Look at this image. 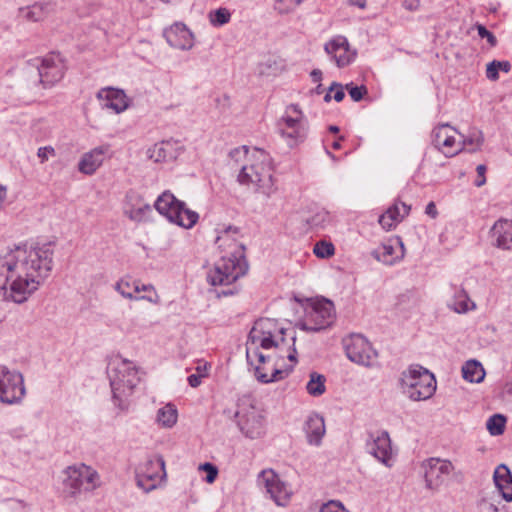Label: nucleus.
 I'll return each mask as SVG.
<instances>
[{"label": "nucleus", "instance_id": "obj_1", "mask_svg": "<svg viewBox=\"0 0 512 512\" xmlns=\"http://www.w3.org/2000/svg\"><path fill=\"white\" fill-rule=\"evenodd\" d=\"M51 244L15 246L0 256V294L22 304L38 290L53 267Z\"/></svg>", "mask_w": 512, "mask_h": 512}, {"label": "nucleus", "instance_id": "obj_2", "mask_svg": "<svg viewBox=\"0 0 512 512\" xmlns=\"http://www.w3.org/2000/svg\"><path fill=\"white\" fill-rule=\"evenodd\" d=\"M216 245L222 255L207 274V281L212 286H228L244 276L248 271L245 258V246L239 241V227L229 225L217 230Z\"/></svg>", "mask_w": 512, "mask_h": 512}, {"label": "nucleus", "instance_id": "obj_3", "mask_svg": "<svg viewBox=\"0 0 512 512\" xmlns=\"http://www.w3.org/2000/svg\"><path fill=\"white\" fill-rule=\"evenodd\" d=\"M107 375L113 403L121 410L127 409L129 398L140 381L136 366L131 361L116 356L107 366Z\"/></svg>", "mask_w": 512, "mask_h": 512}, {"label": "nucleus", "instance_id": "obj_4", "mask_svg": "<svg viewBox=\"0 0 512 512\" xmlns=\"http://www.w3.org/2000/svg\"><path fill=\"white\" fill-rule=\"evenodd\" d=\"M277 130L290 148H295L306 140L309 126L297 104L286 107L284 114L277 121Z\"/></svg>", "mask_w": 512, "mask_h": 512}, {"label": "nucleus", "instance_id": "obj_5", "mask_svg": "<svg viewBox=\"0 0 512 512\" xmlns=\"http://www.w3.org/2000/svg\"><path fill=\"white\" fill-rule=\"evenodd\" d=\"M154 207L170 223L184 229L192 228L199 219V214L196 211L189 209L185 202L178 200L169 190L157 197Z\"/></svg>", "mask_w": 512, "mask_h": 512}, {"label": "nucleus", "instance_id": "obj_6", "mask_svg": "<svg viewBox=\"0 0 512 512\" xmlns=\"http://www.w3.org/2000/svg\"><path fill=\"white\" fill-rule=\"evenodd\" d=\"M401 388L413 401L429 399L436 390L434 375L421 366H411L402 373Z\"/></svg>", "mask_w": 512, "mask_h": 512}, {"label": "nucleus", "instance_id": "obj_7", "mask_svg": "<svg viewBox=\"0 0 512 512\" xmlns=\"http://www.w3.org/2000/svg\"><path fill=\"white\" fill-rule=\"evenodd\" d=\"M285 334L286 329L281 327L276 320L260 318L254 323L249 333L246 347L251 346L257 348V350H259V348L279 349L286 342Z\"/></svg>", "mask_w": 512, "mask_h": 512}, {"label": "nucleus", "instance_id": "obj_8", "mask_svg": "<svg viewBox=\"0 0 512 512\" xmlns=\"http://www.w3.org/2000/svg\"><path fill=\"white\" fill-rule=\"evenodd\" d=\"M64 474V492L70 497H76L82 492H91L101 484L98 472L84 463L68 466Z\"/></svg>", "mask_w": 512, "mask_h": 512}, {"label": "nucleus", "instance_id": "obj_9", "mask_svg": "<svg viewBox=\"0 0 512 512\" xmlns=\"http://www.w3.org/2000/svg\"><path fill=\"white\" fill-rule=\"evenodd\" d=\"M237 180L241 185H253L256 192L266 197H270L277 189L272 167L264 160L242 165Z\"/></svg>", "mask_w": 512, "mask_h": 512}, {"label": "nucleus", "instance_id": "obj_10", "mask_svg": "<svg viewBox=\"0 0 512 512\" xmlns=\"http://www.w3.org/2000/svg\"><path fill=\"white\" fill-rule=\"evenodd\" d=\"M246 358L248 364L253 366L256 379L264 384L276 382L284 379L292 371V367L281 369L272 356H266L257 348L247 346Z\"/></svg>", "mask_w": 512, "mask_h": 512}, {"label": "nucleus", "instance_id": "obj_11", "mask_svg": "<svg viewBox=\"0 0 512 512\" xmlns=\"http://www.w3.org/2000/svg\"><path fill=\"white\" fill-rule=\"evenodd\" d=\"M26 396L23 374L15 369L0 365V403L19 405Z\"/></svg>", "mask_w": 512, "mask_h": 512}, {"label": "nucleus", "instance_id": "obj_12", "mask_svg": "<svg viewBox=\"0 0 512 512\" xmlns=\"http://www.w3.org/2000/svg\"><path fill=\"white\" fill-rule=\"evenodd\" d=\"M335 319V309L332 301L321 299L311 304L305 310V317L297 326L307 332H319L329 327Z\"/></svg>", "mask_w": 512, "mask_h": 512}, {"label": "nucleus", "instance_id": "obj_13", "mask_svg": "<svg viewBox=\"0 0 512 512\" xmlns=\"http://www.w3.org/2000/svg\"><path fill=\"white\" fill-rule=\"evenodd\" d=\"M29 63L37 69L39 83L43 88L54 86L64 77L66 66L59 53H50L41 59H33Z\"/></svg>", "mask_w": 512, "mask_h": 512}, {"label": "nucleus", "instance_id": "obj_14", "mask_svg": "<svg viewBox=\"0 0 512 512\" xmlns=\"http://www.w3.org/2000/svg\"><path fill=\"white\" fill-rule=\"evenodd\" d=\"M348 359L358 365L371 367L377 362L378 353L361 334H351L343 339Z\"/></svg>", "mask_w": 512, "mask_h": 512}, {"label": "nucleus", "instance_id": "obj_15", "mask_svg": "<svg viewBox=\"0 0 512 512\" xmlns=\"http://www.w3.org/2000/svg\"><path fill=\"white\" fill-rule=\"evenodd\" d=\"M166 476L165 461L161 455L150 458L136 473L137 486L144 492L155 489L158 483Z\"/></svg>", "mask_w": 512, "mask_h": 512}, {"label": "nucleus", "instance_id": "obj_16", "mask_svg": "<svg viewBox=\"0 0 512 512\" xmlns=\"http://www.w3.org/2000/svg\"><path fill=\"white\" fill-rule=\"evenodd\" d=\"M426 487L437 490L454 470L449 460L430 458L422 463Z\"/></svg>", "mask_w": 512, "mask_h": 512}, {"label": "nucleus", "instance_id": "obj_17", "mask_svg": "<svg viewBox=\"0 0 512 512\" xmlns=\"http://www.w3.org/2000/svg\"><path fill=\"white\" fill-rule=\"evenodd\" d=\"M258 481L266 489V493L278 506H286L292 492L285 482L273 470H263Z\"/></svg>", "mask_w": 512, "mask_h": 512}, {"label": "nucleus", "instance_id": "obj_18", "mask_svg": "<svg viewBox=\"0 0 512 512\" xmlns=\"http://www.w3.org/2000/svg\"><path fill=\"white\" fill-rule=\"evenodd\" d=\"M324 50L339 68L348 66L356 56V52L350 49L347 38L341 35L328 41Z\"/></svg>", "mask_w": 512, "mask_h": 512}, {"label": "nucleus", "instance_id": "obj_19", "mask_svg": "<svg viewBox=\"0 0 512 512\" xmlns=\"http://www.w3.org/2000/svg\"><path fill=\"white\" fill-rule=\"evenodd\" d=\"M455 133L457 131L449 124L438 125L432 131V144L445 156L452 157L461 151L456 145Z\"/></svg>", "mask_w": 512, "mask_h": 512}, {"label": "nucleus", "instance_id": "obj_20", "mask_svg": "<svg viewBox=\"0 0 512 512\" xmlns=\"http://www.w3.org/2000/svg\"><path fill=\"white\" fill-rule=\"evenodd\" d=\"M366 448L378 461L387 467L391 466L392 450L388 432L379 431L375 434H370L369 440L366 442Z\"/></svg>", "mask_w": 512, "mask_h": 512}, {"label": "nucleus", "instance_id": "obj_21", "mask_svg": "<svg viewBox=\"0 0 512 512\" xmlns=\"http://www.w3.org/2000/svg\"><path fill=\"white\" fill-rule=\"evenodd\" d=\"M163 34L168 44L173 48L190 50L194 45L193 34L184 23H174L165 29Z\"/></svg>", "mask_w": 512, "mask_h": 512}, {"label": "nucleus", "instance_id": "obj_22", "mask_svg": "<svg viewBox=\"0 0 512 512\" xmlns=\"http://www.w3.org/2000/svg\"><path fill=\"white\" fill-rule=\"evenodd\" d=\"M109 152V144H103L85 152L78 162L79 172L85 175H93L101 167Z\"/></svg>", "mask_w": 512, "mask_h": 512}, {"label": "nucleus", "instance_id": "obj_23", "mask_svg": "<svg viewBox=\"0 0 512 512\" xmlns=\"http://www.w3.org/2000/svg\"><path fill=\"white\" fill-rule=\"evenodd\" d=\"M103 109H111L116 114L124 112L128 106V99L123 90L114 88H102L97 93Z\"/></svg>", "mask_w": 512, "mask_h": 512}, {"label": "nucleus", "instance_id": "obj_24", "mask_svg": "<svg viewBox=\"0 0 512 512\" xmlns=\"http://www.w3.org/2000/svg\"><path fill=\"white\" fill-rule=\"evenodd\" d=\"M235 416L239 418L237 422L238 427L246 437L250 439H257L263 435L264 429L262 417L259 416L253 408L251 411L243 415L236 412Z\"/></svg>", "mask_w": 512, "mask_h": 512}, {"label": "nucleus", "instance_id": "obj_25", "mask_svg": "<svg viewBox=\"0 0 512 512\" xmlns=\"http://www.w3.org/2000/svg\"><path fill=\"white\" fill-rule=\"evenodd\" d=\"M307 442L309 445L319 446L326 433L324 417L318 413H310L303 425Z\"/></svg>", "mask_w": 512, "mask_h": 512}, {"label": "nucleus", "instance_id": "obj_26", "mask_svg": "<svg viewBox=\"0 0 512 512\" xmlns=\"http://www.w3.org/2000/svg\"><path fill=\"white\" fill-rule=\"evenodd\" d=\"M127 207L125 215L132 221L143 222L146 221L151 213L152 207L148 203H143L142 198L135 192H128L126 195Z\"/></svg>", "mask_w": 512, "mask_h": 512}, {"label": "nucleus", "instance_id": "obj_27", "mask_svg": "<svg viewBox=\"0 0 512 512\" xmlns=\"http://www.w3.org/2000/svg\"><path fill=\"white\" fill-rule=\"evenodd\" d=\"M494 245L500 249H512V220L499 219L491 228Z\"/></svg>", "mask_w": 512, "mask_h": 512}, {"label": "nucleus", "instance_id": "obj_28", "mask_svg": "<svg viewBox=\"0 0 512 512\" xmlns=\"http://www.w3.org/2000/svg\"><path fill=\"white\" fill-rule=\"evenodd\" d=\"M395 244L399 246V251L396 250L392 242L382 244L377 249L373 250L371 255L377 260L386 265H392L397 260L404 256V245L402 241L397 238Z\"/></svg>", "mask_w": 512, "mask_h": 512}, {"label": "nucleus", "instance_id": "obj_29", "mask_svg": "<svg viewBox=\"0 0 512 512\" xmlns=\"http://www.w3.org/2000/svg\"><path fill=\"white\" fill-rule=\"evenodd\" d=\"M410 207L405 203L394 204L379 217V224L386 231H390L409 214Z\"/></svg>", "mask_w": 512, "mask_h": 512}, {"label": "nucleus", "instance_id": "obj_30", "mask_svg": "<svg viewBox=\"0 0 512 512\" xmlns=\"http://www.w3.org/2000/svg\"><path fill=\"white\" fill-rule=\"evenodd\" d=\"M494 483L502 498L508 502L512 501V475L509 468L501 464L493 475Z\"/></svg>", "mask_w": 512, "mask_h": 512}, {"label": "nucleus", "instance_id": "obj_31", "mask_svg": "<svg viewBox=\"0 0 512 512\" xmlns=\"http://www.w3.org/2000/svg\"><path fill=\"white\" fill-rule=\"evenodd\" d=\"M115 290L120 293L124 298L135 299V300H147L152 303H157L156 299H152L150 296L137 297L134 293L140 292V282L133 280L130 277H125L116 282L114 286Z\"/></svg>", "mask_w": 512, "mask_h": 512}, {"label": "nucleus", "instance_id": "obj_32", "mask_svg": "<svg viewBox=\"0 0 512 512\" xmlns=\"http://www.w3.org/2000/svg\"><path fill=\"white\" fill-rule=\"evenodd\" d=\"M53 10L50 3H35L26 8L20 9V16L30 22H38L44 20Z\"/></svg>", "mask_w": 512, "mask_h": 512}, {"label": "nucleus", "instance_id": "obj_33", "mask_svg": "<svg viewBox=\"0 0 512 512\" xmlns=\"http://www.w3.org/2000/svg\"><path fill=\"white\" fill-rule=\"evenodd\" d=\"M448 306L457 313H466L476 308V304L470 300L464 289H457L454 292V296Z\"/></svg>", "mask_w": 512, "mask_h": 512}, {"label": "nucleus", "instance_id": "obj_34", "mask_svg": "<svg viewBox=\"0 0 512 512\" xmlns=\"http://www.w3.org/2000/svg\"><path fill=\"white\" fill-rule=\"evenodd\" d=\"M462 375L471 383H480L485 377V371L480 362L469 360L462 367Z\"/></svg>", "mask_w": 512, "mask_h": 512}, {"label": "nucleus", "instance_id": "obj_35", "mask_svg": "<svg viewBox=\"0 0 512 512\" xmlns=\"http://www.w3.org/2000/svg\"><path fill=\"white\" fill-rule=\"evenodd\" d=\"M178 418V412L175 405L168 403L157 412V422L166 428L173 427Z\"/></svg>", "mask_w": 512, "mask_h": 512}, {"label": "nucleus", "instance_id": "obj_36", "mask_svg": "<svg viewBox=\"0 0 512 512\" xmlns=\"http://www.w3.org/2000/svg\"><path fill=\"white\" fill-rule=\"evenodd\" d=\"M305 221L310 228L321 229L330 223V215L328 211L321 208L313 212Z\"/></svg>", "mask_w": 512, "mask_h": 512}, {"label": "nucleus", "instance_id": "obj_37", "mask_svg": "<svg viewBox=\"0 0 512 512\" xmlns=\"http://www.w3.org/2000/svg\"><path fill=\"white\" fill-rule=\"evenodd\" d=\"M325 377L316 372L310 374V380L306 385L307 392L314 397L320 396L325 392Z\"/></svg>", "mask_w": 512, "mask_h": 512}, {"label": "nucleus", "instance_id": "obj_38", "mask_svg": "<svg viewBox=\"0 0 512 512\" xmlns=\"http://www.w3.org/2000/svg\"><path fill=\"white\" fill-rule=\"evenodd\" d=\"M506 418L501 414L491 416L486 423L489 433L493 436L501 435L504 432Z\"/></svg>", "mask_w": 512, "mask_h": 512}, {"label": "nucleus", "instance_id": "obj_39", "mask_svg": "<svg viewBox=\"0 0 512 512\" xmlns=\"http://www.w3.org/2000/svg\"><path fill=\"white\" fill-rule=\"evenodd\" d=\"M511 65L508 61H492L487 65L486 76L490 80H497L499 77L498 72H509Z\"/></svg>", "mask_w": 512, "mask_h": 512}, {"label": "nucleus", "instance_id": "obj_40", "mask_svg": "<svg viewBox=\"0 0 512 512\" xmlns=\"http://www.w3.org/2000/svg\"><path fill=\"white\" fill-rule=\"evenodd\" d=\"M230 19L231 13L226 8H218L209 13V21L215 27L227 24L230 21Z\"/></svg>", "mask_w": 512, "mask_h": 512}, {"label": "nucleus", "instance_id": "obj_41", "mask_svg": "<svg viewBox=\"0 0 512 512\" xmlns=\"http://www.w3.org/2000/svg\"><path fill=\"white\" fill-rule=\"evenodd\" d=\"M313 252L318 258L326 259L334 255L335 247L331 242L321 240L314 245Z\"/></svg>", "mask_w": 512, "mask_h": 512}, {"label": "nucleus", "instance_id": "obj_42", "mask_svg": "<svg viewBox=\"0 0 512 512\" xmlns=\"http://www.w3.org/2000/svg\"><path fill=\"white\" fill-rule=\"evenodd\" d=\"M483 143V138L479 132L473 133V135L463 139V146L460 147L461 151L466 149L469 152H476L480 149Z\"/></svg>", "mask_w": 512, "mask_h": 512}, {"label": "nucleus", "instance_id": "obj_43", "mask_svg": "<svg viewBox=\"0 0 512 512\" xmlns=\"http://www.w3.org/2000/svg\"><path fill=\"white\" fill-rule=\"evenodd\" d=\"M302 0H275V9L281 14H287L293 11Z\"/></svg>", "mask_w": 512, "mask_h": 512}, {"label": "nucleus", "instance_id": "obj_44", "mask_svg": "<svg viewBox=\"0 0 512 512\" xmlns=\"http://www.w3.org/2000/svg\"><path fill=\"white\" fill-rule=\"evenodd\" d=\"M345 88L352 100L355 102L362 100L364 95L367 94V88L364 85L354 86L353 83H348L345 85Z\"/></svg>", "mask_w": 512, "mask_h": 512}, {"label": "nucleus", "instance_id": "obj_45", "mask_svg": "<svg viewBox=\"0 0 512 512\" xmlns=\"http://www.w3.org/2000/svg\"><path fill=\"white\" fill-rule=\"evenodd\" d=\"M248 156V149L246 146L234 148L229 153L231 163L241 164Z\"/></svg>", "mask_w": 512, "mask_h": 512}, {"label": "nucleus", "instance_id": "obj_46", "mask_svg": "<svg viewBox=\"0 0 512 512\" xmlns=\"http://www.w3.org/2000/svg\"><path fill=\"white\" fill-rule=\"evenodd\" d=\"M149 157L155 162L165 161L166 151L163 144H155L153 148L149 149Z\"/></svg>", "mask_w": 512, "mask_h": 512}, {"label": "nucleus", "instance_id": "obj_47", "mask_svg": "<svg viewBox=\"0 0 512 512\" xmlns=\"http://www.w3.org/2000/svg\"><path fill=\"white\" fill-rule=\"evenodd\" d=\"M476 29L478 31V35L481 38H485L491 47L496 46L497 39L495 35L492 32H490L484 25L476 24Z\"/></svg>", "mask_w": 512, "mask_h": 512}, {"label": "nucleus", "instance_id": "obj_48", "mask_svg": "<svg viewBox=\"0 0 512 512\" xmlns=\"http://www.w3.org/2000/svg\"><path fill=\"white\" fill-rule=\"evenodd\" d=\"M199 469L202 471H206V482L213 483L218 475V469L215 465L206 462L199 466Z\"/></svg>", "mask_w": 512, "mask_h": 512}, {"label": "nucleus", "instance_id": "obj_49", "mask_svg": "<svg viewBox=\"0 0 512 512\" xmlns=\"http://www.w3.org/2000/svg\"><path fill=\"white\" fill-rule=\"evenodd\" d=\"M203 371H204L203 373L191 374V375L188 376L187 381H188V383H189V385L191 387H193V388L198 387L201 384L202 379L208 375V366H207V364L203 365Z\"/></svg>", "mask_w": 512, "mask_h": 512}, {"label": "nucleus", "instance_id": "obj_50", "mask_svg": "<svg viewBox=\"0 0 512 512\" xmlns=\"http://www.w3.org/2000/svg\"><path fill=\"white\" fill-rule=\"evenodd\" d=\"M56 155V151L52 146H44L38 148L37 156L40 159L41 163L46 162L49 157H54Z\"/></svg>", "mask_w": 512, "mask_h": 512}, {"label": "nucleus", "instance_id": "obj_51", "mask_svg": "<svg viewBox=\"0 0 512 512\" xmlns=\"http://www.w3.org/2000/svg\"><path fill=\"white\" fill-rule=\"evenodd\" d=\"M319 512H348L340 502L330 501L324 504Z\"/></svg>", "mask_w": 512, "mask_h": 512}, {"label": "nucleus", "instance_id": "obj_52", "mask_svg": "<svg viewBox=\"0 0 512 512\" xmlns=\"http://www.w3.org/2000/svg\"><path fill=\"white\" fill-rule=\"evenodd\" d=\"M334 90H336L333 95L334 100L336 102L342 101L345 97L344 87L342 86V84H340L338 82H333L329 87V91H334Z\"/></svg>", "mask_w": 512, "mask_h": 512}, {"label": "nucleus", "instance_id": "obj_53", "mask_svg": "<svg viewBox=\"0 0 512 512\" xmlns=\"http://www.w3.org/2000/svg\"><path fill=\"white\" fill-rule=\"evenodd\" d=\"M480 512H501L499 507L490 500L483 499L479 503Z\"/></svg>", "mask_w": 512, "mask_h": 512}, {"label": "nucleus", "instance_id": "obj_54", "mask_svg": "<svg viewBox=\"0 0 512 512\" xmlns=\"http://www.w3.org/2000/svg\"><path fill=\"white\" fill-rule=\"evenodd\" d=\"M476 171L477 179L475 180L474 184L477 187H481L486 183L485 173L487 171V167L484 164H480L477 166Z\"/></svg>", "mask_w": 512, "mask_h": 512}, {"label": "nucleus", "instance_id": "obj_55", "mask_svg": "<svg viewBox=\"0 0 512 512\" xmlns=\"http://www.w3.org/2000/svg\"><path fill=\"white\" fill-rule=\"evenodd\" d=\"M402 6L408 11H416L420 7V0H403Z\"/></svg>", "mask_w": 512, "mask_h": 512}, {"label": "nucleus", "instance_id": "obj_56", "mask_svg": "<svg viewBox=\"0 0 512 512\" xmlns=\"http://www.w3.org/2000/svg\"><path fill=\"white\" fill-rule=\"evenodd\" d=\"M425 213L431 218H436L438 211L434 202H429L425 208Z\"/></svg>", "mask_w": 512, "mask_h": 512}, {"label": "nucleus", "instance_id": "obj_57", "mask_svg": "<svg viewBox=\"0 0 512 512\" xmlns=\"http://www.w3.org/2000/svg\"><path fill=\"white\" fill-rule=\"evenodd\" d=\"M290 339L292 340V347H289V348H288L287 358H288L290 361H292V362L296 363V361H297V360H296V354H297V352H296V349H295V347H294V344H295V336H291V338H290Z\"/></svg>", "mask_w": 512, "mask_h": 512}, {"label": "nucleus", "instance_id": "obj_58", "mask_svg": "<svg viewBox=\"0 0 512 512\" xmlns=\"http://www.w3.org/2000/svg\"><path fill=\"white\" fill-rule=\"evenodd\" d=\"M310 76L313 82L320 83V81L322 80V71L319 69H314L311 71Z\"/></svg>", "mask_w": 512, "mask_h": 512}, {"label": "nucleus", "instance_id": "obj_59", "mask_svg": "<svg viewBox=\"0 0 512 512\" xmlns=\"http://www.w3.org/2000/svg\"><path fill=\"white\" fill-rule=\"evenodd\" d=\"M348 4L364 9L366 7V0H348Z\"/></svg>", "mask_w": 512, "mask_h": 512}, {"label": "nucleus", "instance_id": "obj_60", "mask_svg": "<svg viewBox=\"0 0 512 512\" xmlns=\"http://www.w3.org/2000/svg\"><path fill=\"white\" fill-rule=\"evenodd\" d=\"M154 290L153 286L151 284H140V292L141 291H150Z\"/></svg>", "mask_w": 512, "mask_h": 512}, {"label": "nucleus", "instance_id": "obj_61", "mask_svg": "<svg viewBox=\"0 0 512 512\" xmlns=\"http://www.w3.org/2000/svg\"><path fill=\"white\" fill-rule=\"evenodd\" d=\"M342 139H343V137L341 136V137L339 138V140L334 141V142L332 143V148H333V149H335V150L340 149V148H341L340 140H342Z\"/></svg>", "mask_w": 512, "mask_h": 512}, {"label": "nucleus", "instance_id": "obj_62", "mask_svg": "<svg viewBox=\"0 0 512 512\" xmlns=\"http://www.w3.org/2000/svg\"><path fill=\"white\" fill-rule=\"evenodd\" d=\"M329 131L331 133H338L339 132V127L335 126V125H331V126H329Z\"/></svg>", "mask_w": 512, "mask_h": 512}, {"label": "nucleus", "instance_id": "obj_63", "mask_svg": "<svg viewBox=\"0 0 512 512\" xmlns=\"http://www.w3.org/2000/svg\"><path fill=\"white\" fill-rule=\"evenodd\" d=\"M331 92H332V91H329V90H328V92H327V93H326V95L324 96V101H325V102H330V101H331V99H332Z\"/></svg>", "mask_w": 512, "mask_h": 512}, {"label": "nucleus", "instance_id": "obj_64", "mask_svg": "<svg viewBox=\"0 0 512 512\" xmlns=\"http://www.w3.org/2000/svg\"><path fill=\"white\" fill-rule=\"evenodd\" d=\"M315 92H316L317 94H321V93L323 92V86H322V84H321V83H319V84H318V86H317V87H316V89H315Z\"/></svg>", "mask_w": 512, "mask_h": 512}]
</instances>
